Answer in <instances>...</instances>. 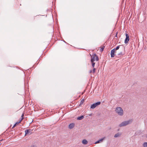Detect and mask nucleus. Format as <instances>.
<instances>
[{"instance_id": "obj_11", "label": "nucleus", "mask_w": 147, "mask_h": 147, "mask_svg": "<svg viewBox=\"0 0 147 147\" xmlns=\"http://www.w3.org/2000/svg\"><path fill=\"white\" fill-rule=\"evenodd\" d=\"M121 135V134L119 133H118L117 134H116L115 136L114 137L115 138H117L119 137Z\"/></svg>"}, {"instance_id": "obj_19", "label": "nucleus", "mask_w": 147, "mask_h": 147, "mask_svg": "<svg viewBox=\"0 0 147 147\" xmlns=\"http://www.w3.org/2000/svg\"><path fill=\"white\" fill-rule=\"evenodd\" d=\"M84 100V99H82L80 102V104H82L83 103Z\"/></svg>"}, {"instance_id": "obj_6", "label": "nucleus", "mask_w": 147, "mask_h": 147, "mask_svg": "<svg viewBox=\"0 0 147 147\" xmlns=\"http://www.w3.org/2000/svg\"><path fill=\"white\" fill-rule=\"evenodd\" d=\"M125 36L126 38L124 42L126 44L128 43V41L129 40V35L128 34L126 33L125 34Z\"/></svg>"}, {"instance_id": "obj_20", "label": "nucleus", "mask_w": 147, "mask_h": 147, "mask_svg": "<svg viewBox=\"0 0 147 147\" xmlns=\"http://www.w3.org/2000/svg\"><path fill=\"white\" fill-rule=\"evenodd\" d=\"M20 123V121H19L18 122H16V123H15V124L16 125L17 124H18L19 123Z\"/></svg>"}, {"instance_id": "obj_8", "label": "nucleus", "mask_w": 147, "mask_h": 147, "mask_svg": "<svg viewBox=\"0 0 147 147\" xmlns=\"http://www.w3.org/2000/svg\"><path fill=\"white\" fill-rule=\"evenodd\" d=\"M105 138V137H104L100 139L96 142H95V144H97L98 143H99L101 142H102L103 140Z\"/></svg>"}, {"instance_id": "obj_16", "label": "nucleus", "mask_w": 147, "mask_h": 147, "mask_svg": "<svg viewBox=\"0 0 147 147\" xmlns=\"http://www.w3.org/2000/svg\"><path fill=\"white\" fill-rule=\"evenodd\" d=\"M105 48V47L104 46V47H102L100 49V51H101V52H102L103 51V50L104 49V48Z\"/></svg>"}, {"instance_id": "obj_14", "label": "nucleus", "mask_w": 147, "mask_h": 147, "mask_svg": "<svg viewBox=\"0 0 147 147\" xmlns=\"http://www.w3.org/2000/svg\"><path fill=\"white\" fill-rule=\"evenodd\" d=\"M143 146L144 147H147V142L144 143L143 144Z\"/></svg>"}, {"instance_id": "obj_1", "label": "nucleus", "mask_w": 147, "mask_h": 147, "mask_svg": "<svg viewBox=\"0 0 147 147\" xmlns=\"http://www.w3.org/2000/svg\"><path fill=\"white\" fill-rule=\"evenodd\" d=\"M132 121V120L130 119L128 120L123 122L119 125V126L120 127H122L127 125L131 123Z\"/></svg>"}, {"instance_id": "obj_18", "label": "nucleus", "mask_w": 147, "mask_h": 147, "mask_svg": "<svg viewBox=\"0 0 147 147\" xmlns=\"http://www.w3.org/2000/svg\"><path fill=\"white\" fill-rule=\"evenodd\" d=\"M95 70H96L95 68H94L93 69V71H92L93 73H94L95 72Z\"/></svg>"}, {"instance_id": "obj_25", "label": "nucleus", "mask_w": 147, "mask_h": 147, "mask_svg": "<svg viewBox=\"0 0 147 147\" xmlns=\"http://www.w3.org/2000/svg\"><path fill=\"white\" fill-rule=\"evenodd\" d=\"M2 140H3V139H2V140H1V141H2Z\"/></svg>"}, {"instance_id": "obj_23", "label": "nucleus", "mask_w": 147, "mask_h": 147, "mask_svg": "<svg viewBox=\"0 0 147 147\" xmlns=\"http://www.w3.org/2000/svg\"><path fill=\"white\" fill-rule=\"evenodd\" d=\"M24 116V114H23L21 116V117L22 118H23V116Z\"/></svg>"}, {"instance_id": "obj_4", "label": "nucleus", "mask_w": 147, "mask_h": 147, "mask_svg": "<svg viewBox=\"0 0 147 147\" xmlns=\"http://www.w3.org/2000/svg\"><path fill=\"white\" fill-rule=\"evenodd\" d=\"M101 102L100 101L98 102L95 103H94L90 106V108L92 109H94L96 107L100 105Z\"/></svg>"}, {"instance_id": "obj_15", "label": "nucleus", "mask_w": 147, "mask_h": 147, "mask_svg": "<svg viewBox=\"0 0 147 147\" xmlns=\"http://www.w3.org/2000/svg\"><path fill=\"white\" fill-rule=\"evenodd\" d=\"M119 47L120 46H118L116 48H115L114 49H115V50H117L119 49Z\"/></svg>"}, {"instance_id": "obj_5", "label": "nucleus", "mask_w": 147, "mask_h": 147, "mask_svg": "<svg viewBox=\"0 0 147 147\" xmlns=\"http://www.w3.org/2000/svg\"><path fill=\"white\" fill-rule=\"evenodd\" d=\"M32 130L30 129H26L25 131V136L27 134H31L32 133Z\"/></svg>"}, {"instance_id": "obj_24", "label": "nucleus", "mask_w": 147, "mask_h": 147, "mask_svg": "<svg viewBox=\"0 0 147 147\" xmlns=\"http://www.w3.org/2000/svg\"><path fill=\"white\" fill-rule=\"evenodd\" d=\"M92 72V71H90V72L91 73Z\"/></svg>"}, {"instance_id": "obj_13", "label": "nucleus", "mask_w": 147, "mask_h": 147, "mask_svg": "<svg viewBox=\"0 0 147 147\" xmlns=\"http://www.w3.org/2000/svg\"><path fill=\"white\" fill-rule=\"evenodd\" d=\"M123 53L122 52H120V53L117 54V56H121L123 55Z\"/></svg>"}, {"instance_id": "obj_17", "label": "nucleus", "mask_w": 147, "mask_h": 147, "mask_svg": "<svg viewBox=\"0 0 147 147\" xmlns=\"http://www.w3.org/2000/svg\"><path fill=\"white\" fill-rule=\"evenodd\" d=\"M91 63H92V66L93 67H94L95 65V63H94V62H91Z\"/></svg>"}, {"instance_id": "obj_3", "label": "nucleus", "mask_w": 147, "mask_h": 147, "mask_svg": "<svg viewBox=\"0 0 147 147\" xmlns=\"http://www.w3.org/2000/svg\"><path fill=\"white\" fill-rule=\"evenodd\" d=\"M91 62H94L95 60L97 61L98 60V58L95 54H93L92 55H90Z\"/></svg>"}, {"instance_id": "obj_12", "label": "nucleus", "mask_w": 147, "mask_h": 147, "mask_svg": "<svg viewBox=\"0 0 147 147\" xmlns=\"http://www.w3.org/2000/svg\"><path fill=\"white\" fill-rule=\"evenodd\" d=\"M84 118V116L83 115H82L80 117H78L77 118L78 120H81Z\"/></svg>"}, {"instance_id": "obj_10", "label": "nucleus", "mask_w": 147, "mask_h": 147, "mask_svg": "<svg viewBox=\"0 0 147 147\" xmlns=\"http://www.w3.org/2000/svg\"><path fill=\"white\" fill-rule=\"evenodd\" d=\"M88 142L85 139L83 140L82 142V143L84 145H86L87 144Z\"/></svg>"}, {"instance_id": "obj_22", "label": "nucleus", "mask_w": 147, "mask_h": 147, "mask_svg": "<svg viewBox=\"0 0 147 147\" xmlns=\"http://www.w3.org/2000/svg\"><path fill=\"white\" fill-rule=\"evenodd\" d=\"M16 125L15 124L13 125V126L12 127V128H14V127L16 126Z\"/></svg>"}, {"instance_id": "obj_7", "label": "nucleus", "mask_w": 147, "mask_h": 147, "mask_svg": "<svg viewBox=\"0 0 147 147\" xmlns=\"http://www.w3.org/2000/svg\"><path fill=\"white\" fill-rule=\"evenodd\" d=\"M115 50V49H113L111 50V57H114Z\"/></svg>"}, {"instance_id": "obj_2", "label": "nucleus", "mask_w": 147, "mask_h": 147, "mask_svg": "<svg viewBox=\"0 0 147 147\" xmlns=\"http://www.w3.org/2000/svg\"><path fill=\"white\" fill-rule=\"evenodd\" d=\"M115 112L120 116H122L123 115V111L122 109L120 107H117L115 110Z\"/></svg>"}, {"instance_id": "obj_9", "label": "nucleus", "mask_w": 147, "mask_h": 147, "mask_svg": "<svg viewBox=\"0 0 147 147\" xmlns=\"http://www.w3.org/2000/svg\"><path fill=\"white\" fill-rule=\"evenodd\" d=\"M74 126V123H71L69 125V127L70 129H72Z\"/></svg>"}, {"instance_id": "obj_26", "label": "nucleus", "mask_w": 147, "mask_h": 147, "mask_svg": "<svg viewBox=\"0 0 147 147\" xmlns=\"http://www.w3.org/2000/svg\"><path fill=\"white\" fill-rule=\"evenodd\" d=\"M123 49L124 50L125 49V48H123Z\"/></svg>"}, {"instance_id": "obj_21", "label": "nucleus", "mask_w": 147, "mask_h": 147, "mask_svg": "<svg viewBox=\"0 0 147 147\" xmlns=\"http://www.w3.org/2000/svg\"><path fill=\"white\" fill-rule=\"evenodd\" d=\"M24 118H22L20 120V122Z\"/></svg>"}]
</instances>
